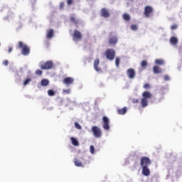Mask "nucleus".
<instances>
[{"mask_svg": "<svg viewBox=\"0 0 182 182\" xmlns=\"http://www.w3.org/2000/svg\"><path fill=\"white\" fill-rule=\"evenodd\" d=\"M151 164V160L150 158L146 156H143L140 160V166L141 167H149Z\"/></svg>", "mask_w": 182, "mask_h": 182, "instance_id": "obj_4", "label": "nucleus"}, {"mask_svg": "<svg viewBox=\"0 0 182 182\" xmlns=\"http://www.w3.org/2000/svg\"><path fill=\"white\" fill-rule=\"evenodd\" d=\"M9 63V62L8 61V60H4L3 61V65H4V66H8Z\"/></svg>", "mask_w": 182, "mask_h": 182, "instance_id": "obj_38", "label": "nucleus"}, {"mask_svg": "<svg viewBox=\"0 0 182 182\" xmlns=\"http://www.w3.org/2000/svg\"><path fill=\"white\" fill-rule=\"evenodd\" d=\"M48 96H55V91H53V90H48Z\"/></svg>", "mask_w": 182, "mask_h": 182, "instance_id": "obj_29", "label": "nucleus"}, {"mask_svg": "<svg viewBox=\"0 0 182 182\" xmlns=\"http://www.w3.org/2000/svg\"><path fill=\"white\" fill-rule=\"evenodd\" d=\"M70 21L74 23V25H77V23H79V21L76 19V16H75L74 14L70 16Z\"/></svg>", "mask_w": 182, "mask_h": 182, "instance_id": "obj_19", "label": "nucleus"}, {"mask_svg": "<svg viewBox=\"0 0 182 182\" xmlns=\"http://www.w3.org/2000/svg\"><path fill=\"white\" fill-rule=\"evenodd\" d=\"M31 82H32V78H26L23 81V86H27V85H29V83H31Z\"/></svg>", "mask_w": 182, "mask_h": 182, "instance_id": "obj_25", "label": "nucleus"}, {"mask_svg": "<svg viewBox=\"0 0 182 182\" xmlns=\"http://www.w3.org/2000/svg\"><path fill=\"white\" fill-rule=\"evenodd\" d=\"M127 75L129 79H134V77H136V71H134V69L133 68H129L127 70Z\"/></svg>", "mask_w": 182, "mask_h": 182, "instance_id": "obj_11", "label": "nucleus"}, {"mask_svg": "<svg viewBox=\"0 0 182 182\" xmlns=\"http://www.w3.org/2000/svg\"><path fill=\"white\" fill-rule=\"evenodd\" d=\"M8 52L9 53H11V52H12V47H9Z\"/></svg>", "mask_w": 182, "mask_h": 182, "instance_id": "obj_43", "label": "nucleus"}, {"mask_svg": "<svg viewBox=\"0 0 182 182\" xmlns=\"http://www.w3.org/2000/svg\"><path fill=\"white\" fill-rule=\"evenodd\" d=\"M153 95H151V93H150L149 92H147V91H144L143 93H142V97H143V99H151V97H152Z\"/></svg>", "mask_w": 182, "mask_h": 182, "instance_id": "obj_16", "label": "nucleus"}, {"mask_svg": "<svg viewBox=\"0 0 182 182\" xmlns=\"http://www.w3.org/2000/svg\"><path fill=\"white\" fill-rule=\"evenodd\" d=\"M75 129H77L78 130H82V126L79 124V123L75 122Z\"/></svg>", "mask_w": 182, "mask_h": 182, "instance_id": "obj_30", "label": "nucleus"}, {"mask_svg": "<svg viewBox=\"0 0 182 182\" xmlns=\"http://www.w3.org/2000/svg\"><path fill=\"white\" fill-rule=\"evenodd\" d=\"M132 31H137V25L133 24L131 26Z\"/></svg>", "mask_w": 182, "mask_h": 182, "instance_id": "obj_35", "label": "nucleus"}, {"mask_svg": "<svg viewBox=\"0 0 182 182\" xmlns=\"http://www.w3.org/2000/svg\"><path fill=\"white\" fill-rule=\"evenodd\" d=\"M41 69L43 70H48L53 68V62L48 60L43 64L40 65Z\"/></svg>", "mask_w": 182, "mask_h": 182, "instance_id": "obj_5", "label": "nucleus"}, {"mask_svg": "<svg viewBox=\"0 0 182 182\" xmlns=\"http://www.w3.org/2000/svg\"><path fill=\"white\" fill-rule=\"evenodd\" d=\"M153 7L146 6L144 7V15L145 18H150L153 15Z\"/></svg>", "mask_w": 182, "mask_h": 182, "instance_id": "obj_6", "label": "nucleus"}, {"mask_svg": "<svg viewBox=\"0 0 182 182\" xmlns=\"http://www.w3.org/2000/svg\"><path fill=\"white\" fill-rule=\"evenodd\" d=\"M142 107H146L149 105V101L146 98H142L141 100Z\"/></svg>", "mask_w": 182, "mask_h": 182, "instance_id": "obj_21", "label": "nucleus"}, {"mask_svg": "<svg viewBox=\"0 0 182 182\" xmlns=\"http://www.w3.org/2000/svg\"><path fill=\"white\" fill-rule=\"evenodd\" d=\"M115 65H116L117 68H119V66L120 65V58H119V57H117L115 59Z\"/></svg>", "mask_w": 182, "mask_h": 182, "instance_id": "obj_28", "label": "nucleus"}, {"mask_svg": "<svg viewBox=\"0 0 182 182\" xmlns=\"http://www.w3.org/2000/svg\"><path fill=\"white\" fill-rule=\"evenodd\" d=\"M164 80L167 82V80H170V77L168 75H164Z\"/></svg>", "mask_w": 182, "mask_h": 182, "instance_id": "obj_39", "label": "nucleus"}, {"mask_svg": "<svg viewBox=\"0 0 182 182\" xmlns=\"http://www.w3.org/2000/svg\"><path fill=\"white\" fill-rule=\"evenodd\" d=\"M141 68H146V66H147V61H146V60L141 61Z\"/></svg>", "mask_w": 182, "mask_h": 182, "instance_id": "obj_31", "label": "nucleus"}, {"mask_svg": "<svg viewBox=\"0 0 182 182\" xmlns=\"http://www.w3.org/2000/svg\"><path fill=\"white\" fill-rule=\"evenodd\" d=\"M43 72L41 70H36V74L38 75V76H41Z\"/></svg>", "mask_w": 182, "mask_h": 182, "instance_id": "obj_36", "label": "nucleus"}, {"mask_svg": "<svg viewBox=\"0 0 182 182\" xmlns=\"http://www.w3.org/2000/svg\"><path fill=\"white\" fill-rule=\"evenodd\" d=\"M67 4L68 5H72V4H73V0H68Z\"/></svg>", "mask_w": 182, "mask_h": 182, "instance_id": "obj_40", "label": "nucleus"}, {"mask_svg": "<svg viewBox=\"0 0 182 182\" xmlns=\"http://www.w3.org/2000/svg\"><path fill=\"white\" fill-rule=\"evenodd\" d=\"M100 62V61L99 60L98 58H97L94 61V68H95V70H96V72H100L102 70V69L100 68H99Z\"/></svg>", "mask_w": 182, "mask_h": 182, "instance_id": "obj_14", "label": "nucleus"}, {"mask_svg": "<svg viewBox=\"0 0 182 182\" xmlns=\"http://www.w3.org/2000/svg\"><path fill=\"white\" fill-rule=\"evenodd\" d=\"M177 28H178V26L177 24H173L171 26V31H176V29H177Z\"/></svg>", "mask_w": 182, "mask_h": 182, "instance_id": "obj_33", "label": "nucleus"}, {"mask_svg": "<svg viewBox=\"0 0 182 182\" xmlns=\"http://www.w3.org/2000/svg\"><path fill=\"white\" fill-rule=\"evenodd\" d=\"M155 63H156V65H164V60H161V59H156V60H155Z\"/></svg>", "mask_w": 182, "mask_h": 182, "instance_id": "obj_27", "label": "nucleus"}, {"mask_svg": "<svg viewBox=\"0 0 182 182\" xmlns=\"http://www.w3.org/2000/svg\"><path fill=\"white\" fill-rule=\"evenodd\" d=\"M132 102L133 103H139V100L134 99Z\"/></svg>", "mask_w": 182, "mask_h": 182, "instance_id": "obj_41", "label": "nucleus"}, {"mask_svg": "<svg viewBox=\"0 0 182 182\" xmlns=\"http://www.w3.org/2000/svg\"><path fill=\"white\" fill-rule=\"evenodd\" d=\"M82 33L77 30H75L73 34V39L75 42H77L78 41H82Z\"/></svg>", "mask_w": 182, "mask_h": 182, "instance_id": "obj_8", "label": "nucleus"}, {"mask_svg": "<svg viewBox=\"0 0 182 182\" xmlns=\"http://www.w3.org/2000/svg\"><path fill=\"white\" fill-rule=\"evenodd\" d=\"M60 8H63V6H65V3L63 2L60 3Z\"/></svg>", "mask_w": 182, "mask_h": 182, "instance_id": "obj_42", "label": "nucleus"}, {"mask_svg": "<svg viewBox=\"0 0 182 182\" xmlns=\"http://www.w3.org/2000/svg\"><path fill=\"white\" fill-rule=\"evenodd\" d=\"M143 87H144V89H150V87H151V85H150V84H149V83H146V84H145L144 86H143Z\"/></svg>", "mask_w": 182, "mask_h": 182, "instance_id": "obj_37", "label": "nucleus"}, {"mask_svg": "<svg viewBox=\"0 0 182 182\" xmlns=\"http://www.w3.org/2000/svg\"><path fill=\"white\" fill-rule=\"evenodd\" d=\"M105 55L106 56L108 60H114V57L116 56V51L112 48H108L106 50Z\"/></svg>", "mask_w": 182, "mask_h": 182, "instance_id": "obj_2", "label": "nucleus"}, {"mask_svg": "<svg viewBox=\"0 0 182 182\" xmlns=\"http://www.w3.org/2000/svg\"><path fill=\"white\" fill-rule=\"evenodd\" d=\"M122 18L124 19V21H130V15L127 14H123Z\"/></svg>", "mask_w": 182, "mask_h": 182, "instance_id": "obj_26", "label": "nucleus"}, {"mask_svg": "<svg viewBox=\"0 0 182 182\" xmlns=\"http://www.w3.org/2000/svg\"><path fill=\"white\" fill-rule=\"evenodd\" d=\"M127 113V107H124L122 109H117L118 114H126Z\"/></svg>", "mask_w": 182, "mask_h": 182, "instance_id": "obj_18", "label": "nucleus"}, {"mask_svg": "<svg viewBox=\"0 0 182 182\" xmlns=\"http://www.w3.org/2000/svg\"><path fill=\"white\" fill-rule=\"evenodd\" d=\"M103 125L102 127L105 130H109L110 125H109V118L107 117H103L102 118Z\"/></svg>", "mask_w": 182, "mask_h": 182, "instance_id": "obj_9", "label": "nucleus"}, {"mask_svg": "<svg viewBox=\"0 0 182 182\" xmlns=\"http://www.w3.org/2000/svg\"><path fill=\"white\" fill-rule=\"evenodd\" d=\"M91 132L93 134V136L95 137H96V139H100V137H102V129H100V128H99V127L97 126H93L91 128Z\"/></svg>", "mask_w": 182, "mask_h": 182, "instance_id": "obj_3", "label": "nucleus"}, {"mask_svg": "<svg viewBox=\"0 0 182 182\" xmlns=\"http://www.w3.org/2000/svg\"><path fill=\"white\" fill-rule=\"evenodd\" d=\"M70 140H71V143H72L73 146H79V141H77V139H76V138L72 136L70 138Z\"/></svg>", "mask_w": 182, "mask_h": 182, "instance_id": "obj_20", "label": "nucleus"}, {"mask_svg": "<svg viewBox=\"0 0 182 182\" xmlns=\"http://www.w3.org/2000/svg\"><path fill=\"white\" fill-rule=\"evenodd\" d=\"M18 48L21 50V53L24 56H28L29 53H31V49H29V47L26 45H23V43L22 41L18 42Z\"/></svg>", "mask_w": 182, "mask_h": 182, "instance_id": "obj_1", "label": "nucleus"}, {"mask_svg": "<svg viewBox=\"0 0 182 182\" xmlns=\"http://www.w3.org/2000/svg\"><path fill=\"white\" fill-rule=\"evenodd\" d=\"M63 93L64 95H70V89L63 90Z\"/></svg>", "mask_w": 182, "mask_h": 182, "instance_id": "obj_32", "label": "nucleus"}, {"mask_svg": "<svg viewBox=\"0 0 182 182\" xmlns=\"http://www.w3.org/2000/svg\"><path fill=\"white\" fill-rule=\"evenodd\" d=\"M41 85L43 86V87H46L49 85V80L48 79H43L41 82Z\"/></svg>", "mask_w": 182, "mask_h": 182, "instance_id": "obj_23", "label": "nucleus"}, {"mask_svg": "<svg viewBox=\"0 0 182 182\" xmlns=\"http://www.w3.org/2000/svg\"><path fill=\"white\" fill-rule=\"evenodd\" d=\"M90 153H91L92 154H95V146H93V145H91V146H90Z\"/></svg>", "mask_w": 182, "mask_h": 182, "instance_id": "obj_34", "label": "nucleus"}, {"mask_svg": "<svg viewBox=\"0 0 182 182\" xmlns=\"http://www.w3.org/2000/svg\"><path fill=\"white\" fill-rule=\"evenodd\" d=\"M154 73L157 75L158 73H161V69L159 66H154L153 68Z\"/></svg>", "mask_w": 182, "mask_h": 182, "instance_id": "obj_24", "label": "nucleus"}, {"mask_svg": "<svg viewBox=\"0 0 182 182\" xmlns=\"http://www.w3.org/2000/svg\"><path fill=\"white\" fill-rule=\"evenodd\" d=\"M100 14L102 18H109L110 16V13L109 12V10L106 8H103L100 11Z\"/></svg>", "mask_w": 182, "mask_h": 182, "instance_id": "obj_12", "label": "nucleus"}, {"mask_svg": "<svg viewBox=\"0 0 182 182\" xmlns=\"http://www.w3.org/2000/svg\"><path fill=\"white\" fill-rule=\"evenodd\" d=\"M73 82H75V80L71 77H67L63 80V83L66 85V86H70V85H73Z\"/></svg>", "mask_w": 182, "mask_h": 182, "instance_id": "obj_10", "label": "nucleus"}, {"mask_svg": "<svg viewBox=\"0 0 182 182\" xmlns=\"http://www.w3.org/2000/svg\"><path fill=\"white\" fill-rule=\"evenodd\" d=\"M142 171L141 174L143 176H145V177H149L150 176V168H149V166H141Z\"/></svg>", "mask_w": 182, "mask_h": 182, "instance_id": "obj_13", "label": "nucleus"}, {"mask_svg": "<svg viewBox=\"0 0 182 182\" xmlns=\"http://www.w3.org/2000/svg\"><path fill=\"white\" fill-rule=\"evenodd\" d=\"M118 39H117V36L113 35V33H109V37L108 38V43L109 45H116L117 43Z\"/></svg>", "mask_w": 182, "mask_h": 182, "instance_id": "obj_7", "label": "nucleus"}, {"mask_svg": "<svg viewBox=\"0 0 182 182\" xmlns=\"http://www.w3.org/2000/svg\"><path fill=\"white\" fill-rule=\"evenodd\" d=\"M74 164L76 166V167H84L83 164H82V161L77 159H74Z\"/></svg>", "mask_w": 182, "mask_h": 182, "instance_id": "obj_17", "label": "nucleus"}, {"mask_svg": "<svg viewBox=\"0 0 182 182\" xmlns=\"http://www.w3.org/2000/svg\"><path fill=\"white\" fill-rule=\"evenodd\" d=\"M170 43L172 45H177V43H178V40L177 39V38L173 36L170 38Z\"/></svg>", "mask_w": 182, "mask_h": 182, "instance_id": "obj_22", "label": "nucleus"}, {"mask_svg": "<svg viewBox=\"0 0 182 182\" xmlns=\"http://www.w3.org/2000/svg\"><path fill=\"white\" fill-rule=\"evenodd\" d=\"M53 35H54L53 29L51 28L47 31V35H46L47 39H52V38H53Z\"/></svg>", "mask_w": 182, "mask_h": 182, "instance_id": "obj_15", "label": "nucleus"}]
</instances>
